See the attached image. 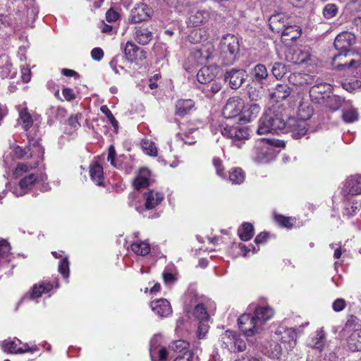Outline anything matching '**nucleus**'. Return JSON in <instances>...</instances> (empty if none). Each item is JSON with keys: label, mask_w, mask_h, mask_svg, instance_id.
I'll use <instances>...</instances> for the list:
<instances>
[{"label": "nucleus", "mask_w": 361, "mask_h": 361, "mask_svg": "<svg viewBox=\"0 0 361 361\" xmlns=\"http://www.w3.org/2000/svg\"><path fill=\"white\" fill-rule=\"evenodd\" d=\"M313 112V108L308 102H301L298 107L297 118L307 122L312 117Z\"/></svg>", "instance_id": "obj_40"}, {"label": "nucleus", "mask_w": 361, "mask_h": 361, "mask_svg": "<svg viewBox=\"0 0 361 361\" xmlns=\"http://www.w3.org/2000/svg\"><path fill=\"white\" fill-rule=\"evenodd\" d=\"M215 75L213 68L204 66L198 71L197 79L200 83L207 84L213 81Z\"/></svg>", "instance_id": "obj_38"}, {"label": "nucleus", "mask_w": 361, "mask_h": 361, "mask_svg": "<svg viewBox=\"0 0 361 361\" xmlns=\"http://www.w3.org/2000/svg\"><path fill=\"white\" fill-rule=\"evenodd\" d=\"M213 165L214 168L216 169V174L221 177L222 178H226V173L224 171V168L222 166V161L218 157H214L213 159Z\"/></svg>", "instance_id": "obj_58"}, {"label": "nucleus", "mask_w": 361, "mask_h": 361, "mask_svg": "<svg viewBox=\"0 0 361 361\" xmlns=\"http://www.w3.org/2000/svg\"><path fill=\"white\" fill-rule=\"evenodd\" d=\"M152 14L151 9L145 4L138 5L133 8L128 17V21L131 23H138L147 20Z\"/></svg>", "instance_id": "obj_19"}, {"label": "nucleus", "mask_w": 361, "mask_h": 361, "mask_svg": "<svg viewBox=\"0 0 361 361\" xmlns=\"http://www.w3.org/2000/svg\"><path fill=\"white\" fill-rule=\"evenodd\" d=\"M332 92V87L330 84L320 82L314 85L310 90L311 100L316 104H324Z\"/></svg>", "instance_id": "obj_10"}, {"label": "nucleus", "mask_w": 361, "mask_h": 361, "mask_svg": "<svg viewBox=\"0 0 361 361\" xmlns=\"http://www.w3.org/2000/svg\"><path fill=\"white\" fill-rule=\"evenodd\" d=\"M2 350L8 353L21 354L26 352H33L36 348H29L27 343H22L18 338L7 339L1 343Z\"/></svg>", "instance_id": "obj_13"}, {"label": "nucleus", "mask_w": 361, "mask_h": 361, "mask_svg": "<svg viewBox=\"0 0 361 361\" xmlns=\"http://www.w3.org/2000/svg\"><path fill=\"white\" fill-rule=\"evenodd\" d=\"M339 13V6L336 3H327L322 8V16L325 20L335 18Z\"/></svg>", "instance_id": "obj_42"}, {"label": "nucleus", "mask_w": 361, "mask_h": 361, "mask_svg": "<svg viewBox=\"0 0 361 361\" xmlns=\"http://www.w3.org/2000/svg\"><path fill=\"white\" fill-rule=\"evenodd\" d=\"M150 307L154 313L159 317H166L172 313L170 302L164 298L152 301Z\"/></svg>", "instance_id": "obj_20"}, {"label": "nucleus", "mask_w": 361, "mask_h": 361, "mask_svg": "<svg viewBox=\"0 0 361 361\" xmlns=\"http://www.w3.org/2000/svg\"><path fill=\"white\" fill-rule=\"evenodd\" d=\"M38 182V176L36 174L31 173L23 178L17 186L13 188V193L16 197L24 195L31 188V187Z\"/></svg>", "instance_id": "obj_18"}, {"label": "nucleus", "mask_w": 361, "mask_h": 361, "mask_svg": "<svg viewBox=\"0 0 361 361\" xmlns=\"http://www.w3.org/2000/svg\"><path fill=\"white\" fill-rule=\"evenodd\" d=\"M221 134L233 140V144L241 147L242 141L247 140L250 136L249 129L239 122L225 123L220 127Z\"/></svg>", "instance_id": "obj_4"}, {"label": "nucleus", "mask_w": 361, "mask_h": 361, "mask_svg": "<svg viewBox=\"0 0 361 361\" xmlns=\"http://www.w3.org/2000/svg\"><path fill=\"white\" fill-rule=\"evenodd\" d=\"M348 192L353 195L361 194V176H352L346 180Z\"/></svg>", "instance_id": "obj_34"}, {"label": "nucleus", "mask_w": 361, "mask_h": 361, "mask_svg": "<svg viewBox=\"0 0 361 361\" xmlns=\"http://www.w3.org/2000/svg\"><path fill=\"white\" fill-rule=\"evenodd\" d=\"M228 180L234 184H240L245 180V173L240 168H234L228 172Z\"/></svg>", "instance_id": "obj_50"}, {"label": "nucleus", "mask_w": 361, "mask_h": 361, "mask_svg": "<svg viewBox=\"0 0 361 361\" xmlns=\"http://www.w3.org/2000/svg\"><path fill=\"white\" fill-rule=\"evenodd\" d=\"M90 176L92 180L97 185H102L104 180V171L102 166L97 161H94L90 165Z\"/></svg>", "instance_id": "obj_28"}, {"label": "nucleus", "mask_w": 361, "mask_h": 361, "mask_svg": "<svg viewBox=\"0 0 361 361\" xmlns=\"http://www.w3.org/2000/svg\"><path fill=\"white\" fill-rule=\"evenodd\" d=\"M195 106L192 99H179L176 103V114L183 116L188 114Z\"/></svg>", "instance_id": "obj_36"}, {"label": "nucleus", "mask_w": 361, "mask_h": 361, "mask_svg": "<svg viewBox=\"0 0 361 361\" xmlns=\"http://www.w3.org/2000/svg\"><path fill=\"white\" fill-rule=\"evenodd\" d=\"M355 37L349 32H343L338 35L334 40V47L339 51L332 60V65L338 71L345 69H356L361 65V59L359 56L348 59L350 55V48L354 44Z\"/></svg>", "instance_id": "obj_1"}, {"label": "nucleus", "mask_w": 361, "mask_h": 361, "mask_svg": "<svg viewBox=\"0 0 361 361\" xmlns=\"http://www.w3.org/2000/svg\"><path fill=\"white\" fill-rule=\"evenodd\" d=\"M163 338L161 334H155L149 342V355L152 361H164L169 355V351L162 345Z\"/></svg>", "instance_id": "obj_9"}, {"label": "nucleus", "mask_w": 361, "mask_h": 361, "mask_svg": "<svg viewBox=\"0 0 361 361\" xmlns=\"http://www.w3.org/2000/svg\"><path fill=\"white\" fill-rule=\"evenodd\" d=\"M221 57L225 65L232 64L239 52V42L236 36L226 35L221 39L220 44Z\"/></svg>", "instance_id": "obj_5"}, {"label": "nucleus", "mask_w": 361, "mask_h": 361, "mask_svg": "<svg viewBox=\"0 0 361 361\" xmlns=\"http://www.w3.org/2000/svg\"><path fill=\"white\" fill-rule=\"evenodd\" d=\"M221 89V84L219 81L214 80L209 82L206 87L205 91L212 92V94L217 93Z\"/></svg>", "instance_id": "obj_61"}, {"label": "nucleus", "mask_w": 361, "mask_h": 361, "mask_svg": "<svg viewBox=\"0 0 361 361\" xmlns=\"http://www.w3.org/2000/svg\"><path fill=\"white\" fill-rule=\"evenodd\" d=\"M289 82L296 86H303L311 84L314 78L312 75L302 73H293L288 76Z\"/></svg>", "instance_id": "obj_30"}, {"label": "nucleus", "mask_w": 361, "mask_h": 361, "mask_svg": "<svg viewBox=\"0 0 361 361\" xmlns=\"http://www.w3.org/2000/svg\"><path fill=\"white\" fill-rule=\"evenodd\" d=\"M152 182L151 173L146 169H141L134 180V186L137 190L146 188Z\"/></svg>", "instance_id": "obj_27"}, {"label": "nucleus", "mask_w": 361, "mask_h": 361, "mask_svg": "<svg viewBox=\"0 0 361 361\" xmlns=\"http://www.w3.org/2000/svg\"><path fill=\"white\" fill-rule=\"evenodd\" d=\"M361 209V201L353 199L345 203L344 215L348 217L355 215Z\"/></svg>", "instance_id": "obj_47"}, {"label": "nucleus", "mask_w": 361, "mask_h": 361, "mask_svg": "<svg viewBox=\"0 0 361 361\" xmlns=\"http://www.w3.org/2000/svg\"><path fill=\"white\" fill-rule=\"evenodd\" d=\"M92 58L97 61H101L104 57V51L99 47H95L91 51Z\"/></svg>", "instance_id": "obj_63"}, {"label": "nucleus", "mask_w": 361, "mask_h": 361, "mask_svg": "<svg viewBox=\"0 0 361 361\" xmlns=\"http://www.w3.org/2000/svg\"><path fill=\"white\" fill-rule=\"evenodd\" d=\"M124 54L130 62L142 61L147 58V53L132 42L126 44Z\"/></svg>", "instance_id": "obj_15"}, {"label": "nucleus", "mask_w": 361, "mask_h": 361, "mask_svg": "<svg viewBox=\"0 0 361 361\" xmlns=\"http://www.w3.org/2000/svg\"><path fill=\"white\" fill-rule=\"evenodd\" d=\"M219 341L222 348L228 352H243L246 348V343L240 336L232 331H226L221 334Z\"/></svg>", "instance_id": "obj_7"}, {"label": "nucleus", "mask_w": 361, "mask_h": 361, "mask_svg": "<svg viewBox=\"0 0 361 361\" xmlns=\"http://www.w3.org/2000/svg\"><path fill=\"white\" fill-rule=\"evenodd\" d=\"M192 303L194 304L193 316L199 322H208L210 318V308L213 304L210 300L201 299L200 301L195 300Z\"/></svg>", "instance_id": "obj_12"}, {"label": "nucleus", "mask_w": 361, "mask_h": 361, "mask_svg": "<svg viewBox=\"0 0 361 361\" xmlns=\"http://www.w3.org/2000/svg\"><path fill=\"white\" fill-rule=\"evenodd\" d=\"M262 351L264 355L275 359L279 357L282 348L276 341L271 340L264 345Z\"/></svg>", "instance_id": "obj_29"}, {"label": "nucleus", "mask_w": 361, "mask_h": 361, "mask_svg": "<svg viewBox=\"0 0 361 361\" xmlns=\"http://www.w3.org/2000/svg\"><path fill=\"white\" fill-rule=\"evenodd\" d=\"M272 74L277 79L282 78L287 72L286 66L282 63H274L271 69Z\"/></svg>", "instance_id": "obj_53"}, {"label": "nucleus", "mask_w": 361, "mask_h": 361, "mask_svg": "<svg viewBox=\"0 0 361 361\" xmlns=\"http://www.w3.org/2000/svg\"><path fill=\"white\" fill-rule=\"evenodd\" d=\"M276 221L283 227L290 228L292 226V224L290 222V219L282 215H276L275 216Z\"/></svg>", "instance_id": "obj_62"}, {"label": "nucleus", "mask_w": 361, "mask_h": 361, "mask_svg": "<svg viewBox=\"0 0 361 361\" xmlns=\"http://www.w3.org/2000/svg\"><path fill=\"white\" fill-rule=\"evenodd\" d=\"M270 121L271 118L269 117V112L267 111L259 121V126L257 130V133L259 135L271 133Z\"/></svg>", "instance_id": "obj_48"}, {"label": "nucleus", "mask_w": 361, "mask_h": 361, "mask_svg": "<svg viewBox=\"0 0 361 361\" xmlns=\"http://www.w3.org/2000/svg\"><path fill=\"white\" fill-rule=\"evenodd\" d=\"M11 259V246L6 240L0 241V266Z\"/></svg>", "instance_id": "obj_43"}, {"label": "nucleus", "mask_w": 361, "mask_h": 361, "mask_svg": "<svg viewBox=\"0 0 361 361\" xmlns=\"http://www.w3.org/2000/svg\"><path fill=\"white\" fill-rule=\"evenodd\" d=\"M302 33L301 28L296 25H287L281 32V38L284 42L293 41L298 39Z\"/></svg>", "instance_id": "obj_31"}, {"label": "nucleus", "mask_w": 361, "mask_h": 361, "mask_svg": "<svg viewBox=\"0 0 361 361\" xmlns=\"http://www.w3.org/2000/svg\"><path fill=\"white\" fill-rule=\"evenodd\" d=\"M59 271L65 279L69 276V262L68 257L63 258L59 264Z\"/></svg>", "instance_id": "obj_57"}, {"label": "nucleus", "mask_w": 361, "mask_h": 361, "mask_svg": "<svg viewBox=\"0 0 361 361\" xmlns=\"http://www.w3.org/2000/svg\"><path fill=\"white\" fill-rule=\"evenodd\" d=\"M308 130V124L305 121L295 117L289 118L286 121V133H290L294 139H300Z\"/></svg>", "instance_id": "obj_11"}, {"label": "nucleus", "mask_w": 361, "mask_h": 361, "mask_svg": "<svg viewBox=\"0 0 361 361\" xmlns=\"http://www.w3.org/2000/svg\"><path fill=\"white\" fill-rule=\"evenodd\" d=\"M208 32L204 27L192 30L188 36L189 42L193 44L200 43L207 39Z\"/></svg>", "instance_id": "obj_39"}, {"label": "nucleus", "mask_w": 361, "mask_h": 361, "mask_svg": "<svg viewBox=\"0 0 361 361\" xmlns=\"http://www.w3.org/2000/svg\"><path fill=\"white\" fill-rule=\"evenodd\" d=\"M19 118L23 128L27 131L32 127L33 120L31 115L28 113L27 107L23 106L19 109Z\"/></svg>", "instance_id": "obj_44"}, {"label": "nucleus", "mask_w": 361, "mask_h": 361, "mask_svg": "<svg viewBox=\"0 0 361 361\" xmlns=\"http://www.w3.org/2000/svg\"><path fill=\"white\" fill-rule=\"evenodd\" d=\"M28 149H23L20 146H15L13 149V152L16 158L18 159H30L33 158L35 159V167H36L39 161L42 160L44 155V149L39 144V141L29 138Z\"/></svg>", "instance_id": "obj_6"}, {"label": "nucleus", "mask_w": 361, "mask_h": 361, "mask_svg": "<svg viewBox=\"0 0 361 361\" xmlns=\"http://www.w3.org/2000/svg\"><path fill=\"white\" fill-rule=\"evenodd\" d=\"M291 92L290 87L286 84H279L271 93V97L276 102L288 98Z\"/></svg>", "instance_id": "obj_35"}, {"label": "nucleus", "mask_w": 361, "mask_h": 361, "mask_svg": "<svg viewBox=\"0 0 361 361\" xmlns=\"http://www.w3.org/2000/svg\"><path fill=\"white\" fill-rule=\"evenodd\" d=\"M274 147H284L281 140L262 138L257 140L252 150V158L258 163H267L273 159L275 154Z\"/></svg>", "instance_id": "obj_3"}, {"label": "nucleus", "mask_w": 361, "mask_h": 361, "mask_svg": "<svg viewBox=\"0 0 361 361\" xmlns=\"http://www.w3.org/2000/svg\"><path fill=\"white\" fill-rule=\"evenodd\" d=\"M173 361H199V357L195 356L190 350H186L181 355H178Z\"/></svg>", "instance_id": "obj_56"}, {"label": "nucleus", "mask_w": 361, "mask_h": 361, "mask_svg": "<svg viewBox=\"0 0 361 361\" xmlns=\"http://www.w3.org/2000/svg\"><path fill=\"white\" fill-rule=\"evenodd\" d=\"M53 288V285L50 282H41L33 286L30 298L32 300L42 296L43 293H48Z\"/></svg>", "instance_id": "obj_32"}, {"label": "nucleus", "mask_w": 361, "mask_h": 361, "mask_svg": "<svg viewBox=\"0 0 361 361\" xmlns=\"http://www.w3.org/2000/svg\"><path fill=\"white\" fill-rule=\"evenodd\" d=\"M288 60L295 64L307 63L310 59V54L307 49L299 48L292 49L286 55Z\"/></svg>", "instance_id": "obj_22"}, {"label": "nucleus", "mask_w": 361, "mask_h": 361, "mask_svg": "<svg viewBox=\"0 0 361 361\" xmlns=\"http://www.w3.org/2000/svg\"><path fill=\"white\" fill-rule=\"evenodd\" d=\"M145 209L149 210L155 208L164 200L163 193L155 190H149L144 193Z\"/></svg>", "instance_id": "obj_21"}, {"label": "nucleus", "mask_w": 361, "mask_h": 361, "mask_svg": "<svg viewBox=\"0 0 361 361\" xmlns=\"http://www.w3.org/2000/svg\"><path fill=\"white\" fill-rule=\"evenodd\" d=\"M261 110L260 106L256 103L244 104L243 114L238 118V121L244 123L250 122L252 119L256 118Z\"/></svg>", "instance_id": "obj_25"}, {"label": "nucleus", "mask_w": 361, "mask_h": 361, "mask_svg": "<svg viewBox=\"0 0 361 361\" xmlns=\"http://www.w3.org/2000/svg\"><path fill=\"white\" fill-rule=\"evenodd\" d=\"M360 86L361 82L355 79H350L349 80H345L342 82L343 88L350 92L355 90L356 89H358L359 87H360Z\"/></svg>", "instance_id": "obj_55"}, {"label": "nucleus", "mask_w": 361, "mask_h": 361, "mask_svg": "<svg viewBox=\"0 0 361 361\" xmlns=\"http://www.w3.org/2000/svg\"><path fill=\"white\" fill-rule=\"evenodd\" d=\"M133 37L138 44L146 45L152 41L153 34L147 27L145 26H137L135 28Z\"/></svg>", "instance_id": "obj_26"}, {"label": "nucleus", "mask_w": 361, "mask_h": 361, "mask_svg": "<svg viewBox=\"0 0 361 361\" xmlns=\"http://www.w3.org/2000/svg\"><path fill=\"white\" fill-rule=\"evenodd\" d=\"M269 117L271 118L270 122V130L272 134H280L286 133V121L275 114L271 110H269Z\"/></svg>", "instance_id": "obj_23"}, {"label": "nucleus", "mask_w": 361, "mask_h": 361, "mask_svg": "<svg viewBox=\"0 0 361 361\" xmlns=\"http://www.w3.org/2000/svg\"><path fill=\"white\" fill-rule=\"evenodd\" d=\"M238 234L242 240H250L254 235L253 226L250 223H243L238 228Z\"/></svg>", "instance_id": "obj_46"}, {"label": "nucleus", "mask_w": 361, "mask_h": 361, "mask_svg": "<svg viewBox=\"0 0 361 361\" xmlns=\"http://www.w3.org/2000/svg\"><path fill=\"white\" fill-rule=\"evenodd\" d=\"M325 334L323 330H317L312 337L309 345L312 348L322 350L325 345Z\"/></svg>", "instance_id": "obj_41"}, {"label": "nucleus", "mask_w": 361, "mask_h": 361, "mask_svg": "<svg viewBox=\"0 0 361 361\" xmlns=\"http://www.w3.org/2000/svg\"><path fill=\"white\" fill-rule=\"evenodd\" d=\"M251 76L253 82L262 84L268 77V71L266 66L259 63L252 70Z\"/></svg>", "instance_id": "obj_37"}, {"label": "nucleus", "mask_w": 361, "mask_h": 361, "mask_svg": "<svg viewBox=\"0 0 361 361\" xmlns=\"http://www.w3.org/2000/svg\"><path fill=\"white\" fill-rule=\"evenodd\" d=\"M209 325L207 322H200L197 331V336L198 338H204L209 330Z\"/></svg>", "instance_id": "obj_60"}, {"label": "nucleus", "mask_w": 361, "mask_h": 361, "mask_svg": "<svg viewBox=\"0 0 361 361\" xmlns=\"http://www.w3.org/2000/svg\"><path fill=\"white\" fill-rule=\"evenodd\" d=\"M245 71L242 69L232 68L226 72L224 80L233 90L239 88L245 79Z\"/></svg>", "instance_id": "obj_16"}, {"label": "nucleus", "mask_w": 361, "mask_h": 361, "mask_svg": "<svg viewBox=\"0 0 361 361\" xmlns=\"http://www.w3.org/2000/svg\"><path fill=\"white\" fill-rule=\"evenodd\" d=\"M143 151L148 155L156 157L157 155V149L155 143L149 140H144L142 142Z\"/></svg>", "instance_id": "obj_51"}, {"label": "nucleus", "mask_w": 361, "mask_h": 361, "mask_svg": "<svg viewBox=\"0 0 361 361\" xmlns=\"http://www.w3.org/2000/svg\"><path fill=\"white\" fill-rule=\"evenodd\" d=\"M348 347L353 352L361 351V329L355 330L347 339Z\"/></svg>", "instance_id": "obj_33"}, {"label": "nucleus", "mask_w": 361, "mask_h": 361, "mask_svg": "<svg viewBox=\"0 0 361 361\" xmlns=\"http://www.w3.org/2000/svg\"><path fill=\"white\" fill-rule=\"evenodd\" d=\"M342 102L343 100L341 97L330 94L325 103L322 104L332 111H336L341 106Z\"/></svg>", "instance_id": "obj_49"}, {"label": "nucleus", "mask_w": 361, "mask_h": 361, "mask_svg": "<svg viewBox=\"0 0 361 361\" xmlns=\"http://www.w3.org/2000/svg\"><path fill=\"white\" fill-rule=\"evenodd\" d=\"M130 247L132 251L137 255L145 256L150 252L149 244L146 241L137 240Z\"/></svg>", "instance_id": "obj_45"}, {"label": "nucleus", "mask_w": 361, "mask_h": 361, "mask_svg": "<svg viewBox=\"0 0 361 361\" xmlns=\"http://www.w3.org/2000/svg\"><path fill=\"white\" fill-rule=\"evenodd\" d=\"M342 118L345 123H353L358 120V113L355 109H350L343 111Z\"/></svg>", "instance_id": "obj_54"}, {"label": "nucleus", "mask_w": 361, "mask_h": 361, "mask_svg": "<svg viewBox=\"0 0 361 361\" xmlns=\"http://www.w3.org/2000/svg\"><path fill=\"white\" fill-rule=\"evenodd\" d=\"M244 108L243 101L238 97H233L228 99L223 109V116L226 119L225 123L240 122L238 118L243 114Z\"/></svg>", "instance_id": "obj_8"}, {"label": "nucleus", "mask_w": 361, "mask_h": 361, "mask_svg": "<svg viewBox=\"0 0 361 361\" xmlns=\"http://www.w3.org/2000/svg\"><path fill=\"white\" fill-rule=\"evenodd\" d=\"M275 339L288 345L289 349L293 348L296 344V332L293 328L279 326L275 331Z\"/></svg>", "instance_id": "obj_14"}, {"label": "nucleus", "mask_w": 361, "mask_h": 361, "mask_svg": "<svg viewBox=\"0 0 361 361\" xmlns=\"http://www.w3.org/2000/svg\"><path fill=\"white\" fill-rule=\"evenodd\" d=\"M119 18V14L114 9L110 8L107 11L106 13V20L109 23L116 22Z\"/></svg>", "instance_id": "obj_64"}, {"label": "nucleus", "mask_w": 361, "mask_h": 361, "mask_svg": "<svg viewBox=\"0 0 361 361\" xmlns=\"http://www.w3.org/2000/svg\"><path fill=\"white\" fill-rule=\"evenodd\" d=\"M188 343L183 340H178L172 343L169 346V350L181 353L182 352H185L188 350Z\"/></svg>", "instance_id": "obj_52"}, {"label": "nucleus", "mask_w": 361, "mask_h": 361, "mask_svg": "<svg viewBox=\"0 0 361 361\" xmlns=\"http://www.w3.org/2000/svg\"><path fill=\"white\" fill-rule=\"evenodd\" d=\"M100 110H101V111L103 114H104L106 116V117L108 118V119H109V122L111 123V124L114 128H117L118 127V122L116 120V118H114V116L112 114L111 111L108 108V106L106 105H102L100 107Z\"/></svg>", "instance_id": "obj_59"}, {"label": "nucleus", "mask_w": 361, "mask_h": 361, "mask_svg": "<svg viewBox=\"0 0 361 361\" xmlns=\"http://www.w3.org/2000/svg\"><path fill=\"white\" fill-rule=\"evenodd\" d=\"M214 15V12L207 9H198L191 12L188 23L194 27L206 24Z\"/></svg>", "instance_id": "obj_17"}, {"label": "nucleus", "mask_w": 361, "mask_h": 361, "mask_svg": "<svg viewBox=\"0 0 361 361\" xmlns=\"http://www.w3.org/2000/svg\"><path fill=\"white\" fill-rule=\"evenodd\" d=\"M274 310L269 306H259L255 309L254 314H242L238 320L240 329L246 336H253L260 332L264 324L271 319Z\"/></svg>", "instance_id": "obj_2"}, {"label": "nucleus", "mask_w": 361, "mask_h": 361, "mask_svg": "<svg viewBox=\"0 0 361 361\" xmlns=\"http://www.w3.org/2000/svg\"><path fill=\"white\" fill-rule=\"evenodd\" d=\"M288 18L283 13L272 15L269 19V25L272 31L281 33L288 24Z\"/></svg>", "instance_id": "obj_24"}]
</instances>
